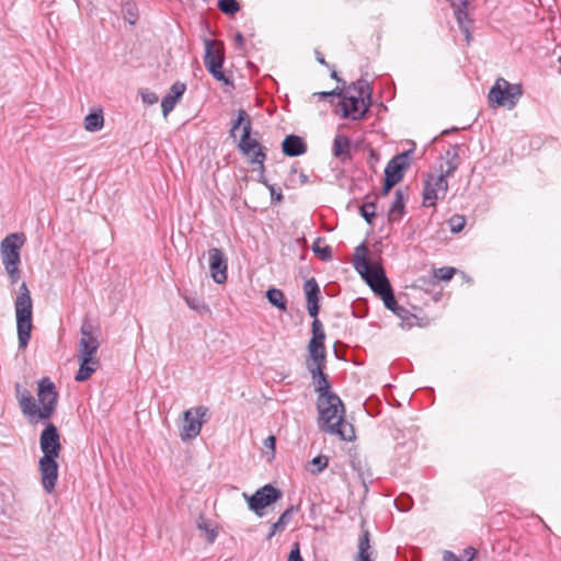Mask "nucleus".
I'll use <instances>...</instances> for the list:
<instances>
[{
  "mask_svg": "<svg viewBox=\"0 0 561 561\" xmlns=\"http://www.w3.org/2000/svg\"><path fill=\"white\" fill-rule=\"evenodd\" d=\"M317 409L319 412V427L331 435H337L341 439L352 442L355 438L354 426L345 421V408L335 394L318 396Z\"/></svg>",
  "mask_w": 561,
  "mask_h": 561,
  "instance_id": "1",
  "label": "nucleus"
},
{
  "mask_svg": "<svg viewBox=\"0 0 561 561\" xmlns=\"http://www.w3.org/2000/svg\"><path fill=\"white\" fill-rule=\"evenodd\" d=\"M367 253L368 248L364 242L355 248L353 260L354 267L365 279L370 289L383 300L386 294L392 293V288L382 266L378 263L367 261Z\"/></svg>",
  "mask_w": 561,
  "mask_h": 561,
  "instance_id": "2",
  "label": "nucleus"
},
{
  "mask_svg": "<svg viewBox=\"0 0 561 561\" xmlns=\"http://www.w3.org/2000/svg\"><path fill=\"white\" fill-rule=\"evenodd\" d=\"M373 88L366 80H358L348 85L337 106L344 118L363 119L371 105Z\"/></svg>",
  "mask_w": 561,
  "mask_h": 561,
  "instance_id": "3",
  "label": "nucleus"
},
{
  "mask_svg": "<svg viewBox=\"0 0 561 561\" xmlns=\"http://www.w3.org/2000/svg\"><path fill=\"white\" fill-rule=\"evenodd\" d=\"M15 314H16V327H18V339L19 348L24 350L31 339L32 332V298L30 290L25 283L20 286L19 295L16 296L15 302Z\"/></svg>",
  "mask_w": 561,
  "mask_h": 561,
  "instance_id": "4",
  "label": "nucleus"
},
{
  "mask_svg": "<svg viewBox=\"0 0 561 561\" xmlns=\"http://www.w3.org/2000/svg\"><path fill=\"white\" fill-rule=\"evenodd\" d=\"M23 233H11L7 236L0 244L2 264L12 283L20 278L19 264L21 262V248L24 243Z\"/></svg>",
  "mask_w": 561,
  "mask_h": 561,
  "instance_id": "5",
  "label": "nucleus"
},
{
  "mask_svg": "<svg viewBox=\"0 0 561 561\" xmlns=\"http://www.w3.org/2000/svg\"><path fill=\"white\" fill-rule=\"evenodd\" d=\"M523 95L520 84L510 83L504 78H497L494 85L490 89L488 99L491 107L505 106L512 110Z\"/></svg>",
  "mask_w": 561,
  "mask_h": 561,
  "instance_id": "6",
  "label": "nucleus"
},
{
  "mask_svg": "<svg viewBox=\"0 0 561 561\" xmlns=\"http://www.w3.org/2000/svg\"><path fill=\"white\" fill-rule=\"evenodd\" d=\"M204 44V64L208 72L214 77L215 80L222 82L226 85H233L232 80H230L222 70V65L225 61L222 42L205 38Z\"/></svg>",
  "mask_w": 561,
  "mask_h": 561,
  "instance_id": "7",
  "label": "nucleus"
},
{
  "mask_svg": "<svg viewBox=\"0 0 561 561\" xmlns=\"http://www.w3.org/2000/svg\"><path fill=\"white\" fill-rule=\"evenodd\" d=\"M243 496L248 502L249 508L254 512L255 515L262 517V511L280 500L283 492L272 484H265L257 489L252 495L249 496L247 493H243Z\"/></svg>",
  "mask_w": 561,
  "mask_h": 561,
  "instance_id": "8",
  "label": "nucleus"
},
{
  "mask_svg": "<svg viewBox=\"0 0 561 561\" xmlns=\"http://www.w3.org/2000/svg\"><path fill=\"white\" fill-rule=\"evenodd\" d=\"M251 130L252 123L244 124L243 133L238 144V148L245 156H250V153L253 152V156L249 162L251 164L260 165V169L265 171L264 162L266 160V148L263 147L256 139L251 138Z\"/></svg>",
  "mask_w": 561,
  "mask_h": 561,
  "instance_id": "9",
  "label": "nucleus"
},
{
  "mask_svg": "<svg viewBox=\"0 0 561 561\" xmlns=\"http://www.w3.org/2000/svg\"><path fill=\"white\" fill-rule=\"evenodd\" d=\"M38 401L42 404V420H49L57 409L58 392L55 383L48 377H44L38 381Z\"/></svg>",
  "mask_w": 561,
  "mask_h": 561,
  "instance_id": "10",
  "label": "nucleus"
},
{
  "mask_svg": "<svg viewBox=\"0 0 561 561\" xmlns=\"http://www.w3.org/2000/svg\"><path fill=\"white\" fill-rule=\"evenodd\" d=\"M81 339L79 341V359H98L95 354L100 347V342L98 340V335L95 334V329L93 324L85 319L82 322L81 329Z\"/></svg>",
  "mask_w": 561,
  "mask_h": 561,
  "instance_id": "11",
  "label": "nucleus"
},
{
  "mask_svg": "<svg viewBox=\"0 0 561 561\" xmlns=\"http://www.w3.org/2000/svg\"><path fill=\"white\" fill-rule=\"evenodd\" d=\"M207 414L208 409L204 405L186 410L184 412L185 424L181 431V438L183 440L195 438L201 433L202 425L206 422L205 417Z\"/></svg>",
  "mask_w": 561,
  "mask_h": 561,
  "instance_id": "12",
  "label": "nucleus"
},
{
  "mask_svg": "<svg viewBox=\"0 0 561 561\" xmlns=\"http://www.w3.org/2000/svg\"><path fill=\"white\" fill-rule=\"evenodd\" d=\"M42 457H59L61 451L60 435L54 423H47L39 436Z\"/></svg>",
  "mask_w": 561,
  "mask_h": 561,
  "instance_id": "13",
  "label": "nucleus"
},
{
  "mask_svg": "<svg viewBox=\"0 0 561 561\" xmlns=\"http://www.w3.org/2000/svg\"><path fill=\"white\" fill-rule=\"evenodd\" d=\"M58 457H41L38 461V471L43 489L46 493H51L55 490L58 479Z\"/></svg>",
  "mask_w": 561,
  "mask_h": 561,
  "instance_id": "14",
  "label": "nucleus"
},
{
  "mask_svg": "<svg viewBox=\"0 0 561 561\" xmlns=\"http://www.w3.org/2000/svg\"><path fill=\"white\" fill-rule=\"evenodd\" d=\"M445 168L440 165V174L436 176V185L443 190V195H446L448 190L447 178L453 176L458 168L459 160V146L455 145L445 152Z\"/></svg>",
  "mask_w": 561,
  "mask_h": 561,
  "instance_id": "15",
  "label": "nucleus"
},
{
  "mask_svg": "<svg viewBox=\"0 0 561 561\" xmlns=\"http://www.w3.org/2000/svg\"><path fill=\"white\" fill-rule=\"evenodd\" d=\"M412 150L396 154L385 168V179L399 183L404 175V171L410 167V156Z\"/></svg>",
  "mask_w": 561,
  "mask_h": 561,
  "instance_id": "16",
  "label": "nucleus"
},
{
  "mask_svg": "<svg viewBox=\"0 0 561 561\" xmlns=\"http://www.w3.org/2000/svg\"><path fill=\"white\" fill-rule=\"evenodd\" d=\"M210 275L215 283L222 284L227 280L228 263L222 250L211 248L208 251Z\"/></svg>",
  "mask_w": 561,
  "mask_h": 561,
  "instance_id": "17",
  "label": "nucleus"
},
{
  "mask_svg": "<svg viewBox=\"0 0 561 561\" xmlns=\"http://www.w3.org/2000/svg\"><path fill=\"white\" fill-rule=\"evenodd\" d=\"M311 330L312 337L308 343V354L314 357L316 355L319 354L327 355L324 346L325 333L323 330V325L321 321L318 319V317L313 318V321L311 323Z\"/></svg>",
  "mask_w": 561,
  "mask_h": 561,
  "instance_id": "18",
  "label": "nucleus"
},
{
  "mask_svg": "<svg viewBox=\"0 0 561 561\" xmlns=\"http://www.w3.org/2000/svg\"><path fill=\"white\" fill-rule=\"evenodd\" d=\"M304 290L307 300V310L310 317L316 318L320 310V295L321 290L314 277H311L305 282Z\"/></svg>",
  "mask_w": 561,
  "mask_h": 561,
  "instance_id": "19",
  "label": "nucleus"
},
{
  "mask_svg": "<svg viewBox=\"0 0 561 561\" xmlns=\"http://www.w3.org/2000/svg\"><path fill=\"white\" fill-rule=\"evenodd\" d=\"M185 90H186L185 83L180 82V81H176L171 85L168 94L165 96H163V99L161 101V108H162V114L164 117H167L169 115V113L173 111L176 103L180 101V99L184 94Z\"/></svg>",
  "mask_w": 561,
  "mask_h": 561,
  "instance_id": "20",
  "label": "nucleus"
},
{
  "mask_svg": "<svg viewBox=\"0 0 561 561\" xmlns=\"http://www.w3.org/2000/svg\"><path fill=\"white\" fill-rule=\"evenodd\" d=\"M307 144L297 135H288L282 142L283 153L287 157H298L307 152Z\"/></svg>",
  "mask_w": 561,
  "mask_h": 561,
  "instance_id": "21",
  "label": "nucleus"
},
{
  "mask_svg": "<svg viewBox=\"0 0 561 561\" xmlns=\"http://www.w3.org/2000/svg\"><path fill=\"white\" fill-rule=\"evenodd\" d=\"M405 213V197L402 190H396L394 201L388 210L389 222H398L402 219Z\"/></svg>",
  "mask_w": 561,
  "mask_h": 561,
  "instance_id": "22",
  "label": "nucleus"
},
{
  "mask_svg": "<svg viewBox=\"0 0 561 561\" xmlns=\"http://www.w3.org/2000/svg\"><path fill=\"white\" fill-rule=\"evenodd\" d=\"M306 368L309 371L312 382L316 381V379L320 378L322 374H324L327 368V355H316L310 356L308 354V357L306 359Z\"/></svg>",
  "mask_w": 561,
  "mask_h": 561,
  "instance_id": "23",
  "label": "nucleus"
},
{
  "mask_svg": "<svg viewBox=\"0 0 561 561\" xmlns=\"http://www.w3.org/2000/svg\"><path fill=\"white\" fill-rule=\"evenodd\" d=\"M19 405L22 413L28 417L31 423L43 421L41 415V408L37 407L33 396L22 397L19 401Z\"/></svg>",
  "mask_w": 561,
  "mask_h": 561,
  "instance_id": "24",
  "label": "nucleus"
},
{
  "mask_svg": "<svg viewBox=\"0 0 561 561\" xmlns=\"http://www.w3.org/2000/svg\"><path fill=\"white\" fill-rule=\"evenodd\" d=\"M439 193H442V197L445 196V195H443V190L436 185V178H434V176L430 178L425 182L424 188H423V205L425 207L435 206L436 199H438L440 197Z\"/></svg>",
  "mask_w": 561,
  "mask_h": 561,
  "instance_id": "25",
  "label": "nucleus"
},
{
  "mask_svg": "<svg viewBox=\"0 0 561 561\" xmlns=\"http://www.w3.org/2000/svg\"><path fill=\"white\" fill-rule=\"evenodd\" d=\"M80 366L75 376V380L78 382H82L88 380L99 368L100 360L99 359H79Z\"/></svg>",
  "mask_w": 561,
  "mask_h": 561,
  "instance_id": "26",
  "label": "nucleus"
},
{
  "mask_svg": "<svg viewBox=\"0 0 561 561\" xmlns=\"http://www.w3.org/2000/svg\"><path fill=\"white\" fill-rule=\"evenodd\" d=\"M333 156L344 161L351 157V140L347 136L336 135L333 140Z\"/></svg>",
  "mask_w": 561,
  "mask_h": 561,
  "instance_id": "27",
  "label": "nucleus"
},
{
  "mask_svg": "<svg viewBox=\"0 0 561 561\" xmlns=\"http://www.w3.org/2000/svg\"><path fill=\"white\" fill-rule=\"evenodd\" d=\"M382 301L386 308L392 311L397 317L402 320L409 319L411 314L410 311L407 308L398 305L393 291L386 294V297H383Z\"/></svg>",
  "mask_w": 561,
  "mask_h": 561,
  "instance_id": "28",
  "label": "nucleus"
},
{
  "mask_svg": "<svg viewBox=\"0 0 561 561\" xmlns=\"http://www.w3.org/2000/svg\"><path fill=\"white\" fill-rule=\"evenodd\" d=\"M455 18L459 25V28L465 34L466 41L469 44L471 39L470 26L472 20L469 18L467 9H458L455 11Z\"/></svg>",
  "mask_w": 561,
  "mask_h": 561,
  "instance_id": "29",
  "label": "nucleus"
},
{
  "mask_svg": "<svg viewBox=\"0 0 561 561\" xmlns=\"http://www.w3.org/2000/svg\"><path fill=\"white\" fill-rule=\"evenodd\" d=\"M104 125V117L102 110L91 112L84 117V128L88 131L94 133L102 129Z\"/></svg>",
  "mask_w": 561,
  "mask_h": 561,
  "instance_id": "30",
  "label": "nucleus"
},
{
  "mask_svg": "<svg viewBox=\"0 0 561 561\" xmlns=\"http://www.w3.org/2000/svg\"><path fill=\"white\" fill-rule=\"evenodd\" d=\"M266 298L268 302L282 311L287 310V300L284 293L277 288H270L266 291Z\"/></svg>",
  "mask_w": 561,
  "mask_h": 561,
  "instance_id": "31",
  "label": "nucleus"
},
{
  "mask_svg": "<svg viewBox=\"0 0 561 561\" xmlns=\"http://www.w3.org/2000/svg\"><path fill=\"white\" fill-rule=\"evenodd\" d=\"M321 242H323L322 238H317L316 241L312 244V251L313 253L322 261L328 262L332 260L333 253L332 248L330 245L321 247Z\"/></svg>",
  "mask_w": 561,
  "mask_h": 561,
  "instance_id": "32",
  "label": "nucleus"
},
{
  "mask_svg": "<svg viewBox=\"0 0 561 561\" xmlns=\"http://www.w3.org/2000/svg\"><path fill=\"white\" fill-rule=\"evenodd\" d=\"M358 552L356 556V561H368L366 557L363 556L365 549H371L370 546V534L368 529H364L362 535L358 538Z\"/></svg>",
  "mask_w": 561,
  "mask_h": 561,
  "instance_id": "33",
  "label": "nucleus"
},
{
  "mask_svg": "<svg viewBox=\"0 0 561 561\" xmlns=\"http://www.w3.org/2000/svg\"><path fill=\"white\" fill-rule=\"evenodd\" d=\"M313 385H314V390L316 392H318L319 396H330V394H335L334 392L331 391V382L329 380V376L324 373L322 374V376L318 379H316V381H313Z\"/></svg>",
  "mask_w": 561,
  "mask_h": 561,
  "instance_id": "34",
  "label": "nucleus"
},
{
  "mask_svg": "<svg viewBox=\"0 0 561 561\" xmlns=\"http://www.w3.org/2000/svg\"><path fill=\"white\" fill-rule=\"evenodd\" d=\"M237 113H238L237 118L234 121H232V124H231V129H230L231 137L236 136V134H234L236 130L239 129L241 126L243 129L244 124L251 123V118H250L249 114L243 108L238 110Z\"/></svg>",
  "mask_w": 561,
  "mask_h": 561,
  "instance_id": "35",
  "label": "nucleus"
},
{
  "mask_svg": "<svg viewBox=\"0 0 561 561\" xmlns=\"http://www.w3.org/2000/svg\"><path fill=\"white\" fill-rule=\"evenodd\" d=\"M376 203L375 202H366L364 203L360 208V215L365 219V221L369 225H373L375 218H376Z\"/></svg>",
  "mask_w": 561,
  "mask_h": 561,
  "instance_id": "36",
  "label": "nucleus"
},
{
  "mask_svg": "<svg viewBox=\"0 0 561 561\" xmlns=\"http://www.w3.org/2000/svg\"><path fill=\"white\" fill-rule=\"evenodd\" d=\"M184 300L192 310L198 313L209 312L208 306L197 297L184 296Z\"/></svg>",
  "mask_w": 561,
  "mask_h": 561,
  "instance_id": "37",
  "label": "nucleus"
},
{
  "mask_svg": "<svg viewBox=\"0 0 561 561\" xmlns=\"http://www.w3.org/2000/svg\"><path fill=\"white\" fill-rule=\"evenodd\" d=\"M217 5L222 13L230 15L240 10V5L237 0H218Z\"/></svg>",
  "mask_w": 561,
  "mask_h": 561,
  "instance_id": "38",
  "label": "nucleus"
},
{
  "mask_svg": "<svg viewBox=\"0 0 561 561\" xmlns=\"http://www.w3.org/2000/svg\"><path fill=\"white\" fill-rule=\"evenodd\" d=\"M455 273H456V268L444 266V267L434 270V277L439 280H449L453 278Z\"/></svg>",
  "mask_w": 561,
  "mask_h": 561,
  "instance_id": "39",
  "label": "nucleus"
},
{
  "mask_svg": "<svg viewBox=\"0 0 561 561\" xmlns=\"http://www.w3.org/2000/svg\"><path fill=\"white\" fill-rule=\"evenodd\" d=\"M311 465L316 467V469H311V472L318 474L328 467L329 458L322 455L317 456L311 460Z\"/></svg>",
  "mask_w": 561,
  "mask_h": 561,
  "instance_id": "40",
  "label": "nucleus"
},
{
  "mask_svg": "<svg viewBox=\"0 0 561 561\" xmlns=\"http://www.w3.org/2000/svg\"><path fill=\"white\" fill-rule=\"evenodd\" d=\"M466 224V219L463 216L455 215L450 218L449 225H450V231L454 233L460 232Z\"/></svg>",
  "mask_w": 561,
  "mask_h": 561,
  "instance_id": "41",
  "label": "nucleus"
},
{
  "mask_svg": "<svg viewBox=\"0 0 561 561\" xmlns=\"http://www.w3.org/2000/svg\"><path fill=\"white\" fill-rule=\"evenodd\" d=\"M343 94H344L343 88L336 87L332 91L316 92V93H313V96H317L318 99L323 100L327 98H334V96L342 98Z\"/></svg>",
  "mask_w": 561,
  "mask_h": 561,
  "instance_id": "42",
  "label": "nucleus"
},
{
  "mask_svg": "<svg viewBox=\"0 0 561 561\" xmlns=\"http://www.w3.org/2000/svg\"><path fill=\"white\" fill-rule=\"evenodd\" d=\"M297 511V507L291 505L289 506L288 508H286L279 516V518L277 519L279 522V524H282L284 527H286L291 518H293V515L294 513Z\"/></svg>",
  "mask_w": 561,
  "mask_h": 561,
  "instance_id": "43",
  "label": "nucleus"
},
{
  "mask_svg": "<svg viewBox=\"0 0 561 561\" xmlns=\"http://www.w3.org/2000/svg\"><path fill=\"white\" fill-rule=\"evenodd\" d=\"M412 504V500L408 495H401L399 499L396 500V505L399 511H409Z\"/></svg>",
  "mask_w": 561,
  "mask_h": 561,
  "instance_id": "44",
  "label": "nucleus"
},
{
  "mask_svg": "<svg viewBox=\"0 0 561 561\" xmlns=\"http://www.w3.org/2000/svg\"><path fill=\"white\" fill-rule=\"evenodd\" d=\"M141 99L145 103L147 104H154L159 101V96L156 92H152V91H149V90H145L141 92Z\"/></svg>",
  "mask_w": 561,
  "mask_h": 561,
  "instance_id": "45",
  "label": "nucleus"
},
{
  "mask_svg": "<svg viewBox=\"0 0 561 561\" xmlns=\"http://www.w3.org/2000/svg\"><path fill=\"white\" fill-rule=\"evenodd\" d=\"M263 445L266 449L271 450V458H273L275 455L276 437L274 435H270L264 439Z\"/></svg>",
  "mask_w": 561,
  "mask_h": 561,
  "instance_id": "46",
  "label": "nucleus"
},
{
  "mask_svg": "<svg viewBox=\"0 0 561 561\" xmlns=\"http://www.w3.org/2000/svg\"><path fill=\"white\" fill-rule=\"evenodd\" d=\"M284 529H285V527L282 524H279L278 520L273 523L271 526V530L266 536V540H271L275 536L276 533L282 531Z\"/></svg>",
  "mask_w": 561,
  "mask_h": 561,
  "instance_id": "47",
  "label": "nucleus"
},
{
  "mask_svg": "<svg viewBox=\"0 0 561 561\" xmlns=\"http://www.w3.org/2000/svg\"><path fill=\"white\" fill-rule=\"evenodd\" d=\"M126 15L125 19L130 23L134 24L137 19V14L134 12V7L130 4H126L125 7Z\"/></svg>",
  "mask_w": 561,
  "mask_h": 561,
  "instance_id": "48",
  "label": "nucleus"
},
{
  "mask_svg": "<svg viewBox=\"0 0 561 561\" xmlns=\"http://www.w3.org/2000/svg\"><path fill=\"white\" fill-rule=\"evenodd\" d=\"M287 561H304V559L300 556L298 543H295V547L291 549Z\"/></svg>",
  "mask_w": 561,
  "mask_h": 561,
  "instance_id": "49",
  "label": "nucleus"
},
{
  "mask_svg": "<svg viewBox=\"0 0 561 561\" xmlns=\"http://www.w3.org/2000/svg\"><path fill=\"white\" fill-rule=\"evenodd\" d=\"M477 554V550L472 547H468L463 550L461 560L463 561H472Z\"/></svg>",
  "mask_w": 561,
  "mask_h": 561,
  "instance_id": "50",
  "label": "nucleus"
},
{
  "mask_svg": "<svg viewBox=\"0 0 561 561\" xmlns=\"http://www.w3.org/2000/svg\"><path fill=\"white\" fill-rule=\"evenodd\" d=\"M396 184H397L396 182H393V181H391V180H389V179H385V181H383V186H382V190H381V192H380V195H381V196H383V197H385V196H387V195L389 194L390 190H391Z\"/></svg>",
  "mask_w": 561,
  "mask_h": 561,
  "instance_id": "51",
  "label": "nucleus"
},
{
  "mask_svg": "<svg viewBox=\"0 0 561 561\" xmlns=\"http://www.w3.org/2000/svg\"><path fill=\"white\" fill-rule=\"evenodd\" d=\"M15 393H16L18 401H20L22 397H31L32 396L30 393V391L27 389H25L24 387H22L20 383H15Z\"/></svg>",
  "mask_w": 561,
  "mask_h": 561,
  "instance_id": "52",
  "label": "nucleus"
},
{
  "mask_svg": "<svg viewBox=\"0 0 561 561\" xmlns=\"http://www.w3.org/2000/svg\"><path fill=\"white\" fill-rule=\"evenodd\" d=\"M469 4V0H450V5L454 8V10L458 9H467Z\"/></svg>",
  "mask_w": 561,
  "mask_h": 561,
  "instance_id": "53",
  "label": "nucleus"
},
{
  "mask_svg": "<svg viewBox=\"0 0 561 561\" xmlns=\"http://www.w3.org/2000/svg\"><path fill=\"white\" fill-rule=\"evenodd\" d=\"M443 561H462V560L459 557H457L454 552L447 550L444 552Z\"/></svg>",
  "mask_w": 561,
  "mask_h": 561,
  "instance_id": "54",
  "label": "nucleus"
},
{
  "mask_svg": "<svg viewBox=\"0 0 561 561\" xmlns=\"http://www.w3.org/2000/svg\"><path fill=\"white\" fill-rule=\"evenodd\" d=\"M267 187L271 191L272 199H275L277 202L283 201L284 196H283L282 192H276L275 187L273 185H267Z\"/></svg>",
  "mask_w": 561,
  "mask_h": 561,
  "instance_id": "55",
  "label": "nucleus"
},
{
  "mask_svg": "<svg viewBox=\"0 0 561 561\" xmlns=\"http://www.w3.org/2000/svg\"><path fill=\"white\" fill-rule=\"evenodd\" d=\"M314 56H316V59L319 64L330 68V65L325 61L324 59V56L322 55V53L318 49L314 50Z\"/></svg>",
  "mask_w": 561,
  "mask_h": 561,
  "instance_id": "56",
  "label": "nucleus"
},
{
  "mask_svg": "<svg viewBox=\"0 0 561 561\" xmlns=\"http://www.w3.org/2000/svg\"><path fill=\"white\" fill-rule=\"evenodd\" d=\"M234 42H236V46L238 49H242L243 48V44H244V37L241 33H237L234 35Z\"/></svg>",
  "mask_w": 561,
  "mask_h": 561,
  "instance_id": "57",
  "label": "nucleus"
},
{
  "mask_svg": "<svg viewBox=\"0 0 561 561\" xmlns=\"http://www.w3.org/2000/svg\"><path fill=\"white\" fill-rule=\"evenodd\" d=\"M331 78L334 79L336 82L339 83H345L342 78L337 75L336 70L334 69V67H332L331 69Z\"/></svg>",
  "mask_w": 561,
  "mask_h": 561,
  "instance_id": "58",
  "label": "nucleus"
},
{
  "mask_svg": "<svg viewBox=\"0 0 561 561\" xmlns=\"http://www.w3.org/2000/svg\"><path fill=\"white\" fill-rule=\"evenodd\" d=\"M216 537H217V533L214 529L210 528L207 531V541L211 543V542L215 541Z\"/></svg>",
  "mask_w": 561,
  "mask_h": 561,
  "instance_id": "59",
  "label": "nucleus"
},
{
  "mask_svg": "<svg viewBox=\"0 0 561 561\" xmlns=\"http://www.w3.org/2000/svg\"><path fill=\"white\" fill-rule=\"evenodd\" d=\"M299 180H300V183L304 185V184H307V183H308L309 178H308V175H307V174H305L304 172H301V173L299 174Z\"/></svg>",
  "mask_w": 561,
  "mask_h": 561,
  "instance_id": "60",
  "label": "nucleus"
},
{
  "mask_svg": "<svg viewBox=\"0 0 561 561\" xmlns=\"http://www.w3.org/2000/svg\"><path fill=\"white\" fill-rule=\"evenodd\" d=\"M259 172H260L259 181L267 186L268 184H267V181H266V179L264 176V171H262V169L259 168Z\"/></svg>",
  "mask_w": 561,
  "mask_h": 561,
  "instance_id": "61",
  "label": "nucleus"
},
{
  "mask_svg": "<svg viewBox=\"0 0 561 561\" xmlns=\"http://www.w3.org/2000/svg\"><path fill=\"white\" fill-rule=\"evenodd\" d=\"M371 553H373V552H371V550H370V549H365V551H364L363 556H364V557H366V559H367L368 561H373V559L370 558V557H371Z\"/></svg>",
  "mask_w": 561,
  "mask_h": 561,
  "instance_id": "62",
  "label": "nucleus"
},
{
  "mask_svg": "<svg viewBox=\"0 0 561 561\" xmlns=\"http://www.w3.org/2000/svg\"><path fill=\"white\" fill-rule=\"evenodd\" d=\"M198 527H199L201 529H204L206 533L210 529L206 523H203V524L201 523V524H198Z\"/></svg>",
  "mask_w": 561,
  "mask_h": 561,
  "instance_id": "63",
  "label": "nucleus"
},
{
  "mask_svg": "<svg viewBox=\"0 0 561 561\" xmlns=\"http://www.w3.org/2000/svg\"><path fill=\"white\" fill-rule=\"evenodd\" d=\"M297 169L295 167L291 168V173H296Z\"/></svg>",
  "mask_w": 561,
  "mask_h": 561,
  "instance_id": "64",
  "label": "nucleus"
}]
</instances>
